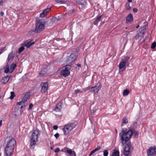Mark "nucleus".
<instances>
[{"label": "nucleus", "instance_id": "f257e3e1", "mask_svg": "<svg viewBox=\"0 0 156 156\" xmlns=\"http://www.w3.org/2000/svg\"><path fill=\"white\" fill-rule=\"evenodd\" d=\"M125 129H122V134L121 136V139L122 145H124L131 138L133 134L135 137L137 136L139 134V132L133 129H129L127 131Z\"/></svg>", "mask_w": 156, "mask_h": 156}, {"label": "nucleus", "instance_id": "f03ea898", "mask_svg": "<svg viewBox=\"0 0 156 156\" xmlns=\"http://www.w3.org/2000/svg\"><path fill=\"white\" fill-rule=\"evenodd\" d=\"M9 140L7 141L5 148L4 154L5 156H11L13 152L14 145L16 144L15 140L12 137H9Z\"/></svg>", "mask_w": 156, "mask_h": 156}, {"label": "nucleus", "instance_id": "7ed1b4c3", "mask_svg": "<svg viewBox=\"0 0 156 156\" xmlns=\"http://www.w3.org/2000/svg\"><path fill=\"white\" fill-rule=\"evenodd\" d=\"M35 28L33 31L37 33L43 31L45 29V23L42 20H39L36 21L35 23Z\"/></svg>", "mask_w": 156, "mask_h": 156}, {"label": "nucleus", "instance_id": "20e7f679", "mask_svg": "<svg viewBox=\"0 0 156 156\" xmlns=\"http://www.w3.org/2000/svg\"><path fill=\"white\" fill-rule=\"evenodd\" d=\"M41 131L38 129H36L33 131L30 138V145L32 147L38 141V136L39 135Z\"/></svg>", "mask_w": 156, "mask_h": 156}, {"label": "nucleus", "instance_id": "39448f33", "mask_svg": "<svg viewBox=\"0 0 156 156\" xmlns=\"http://www.w3.org/2000/svg\"><path fill=\"white\" fill-rule=\"evenodd\" d=\"M76 124L75 122H72L65 125L62 129L64 134L66 135L69 134L70 132L76 127Z\"/></svg>", "mask_w": 156, "mask_h": 156}, {"label": "nucleus", "instance_id": "423d86ee", "mask_svg": "<svg viewBox=\"0 0 156 156\" xmlns=\"http://www.w3.org/2000/svg\"><path fill=\"white\" fill-rule=\"evenodd\" d=\"M133 150V148L131 142H128L125 145L123 153L125 156H129Z\"/></svg>", "mask_w": 156, "mask_h": 156}, {"label": "nucleus", "instance_id": "0eeeda50", "mask_svg": "<svg viewBox=\"0 0 156 156\" xmlns=\"http://www.w3.org/2000/svg\"><path fill=\"white\" fill-rule=\"evenodd\" d=\"M71 65H68L62 67V70L60 73V74L64 76H67L70 74V72L69 71L71 68Z\"/></svg>", "mask_w": 156, "mask_h": 156}, {"label": "nucleus", "instance_id": "6e6552de", "mask_svg": "<svg viewBox=\"0 0 156 156\" xmlns=\"http://www.w3.org/2000/svg\"><path fill=\"white\" fill-rule=\"evenodd\" d=\"M101 87V86L100 84H97L95 86L89 87L88 89L91 92L98 93Z\"/></svg>", "mask_w": 156, "mask_h": 156}, {"label": "nucleus", "instance_id": "1a4fd4ad", "mask_svg": "<svg viewBox=\"0 0 156 156\" xmlns=\"http://www.w3.org/2000/svg\"><path fill=\"white\" fill-rule=\"evenodd\" d=\"M156 154V146H153L150 147L147 151V154L148 156H151Z\"/></svg>", "mask_w": 156, "mask_h": 156}, {"label": "nucleus", "instance_id": "9d476101", "mask_svg": "<svg viewBox=\"0 0 156 156\" xmlns=\"http://www.w3.org/2000/svg\"><path fill=\"white\" fill-rule=\"evenodd\" d=\"M41 92L43 93H45L48 88V82H46L44 83L42 82L41 83Z\"/></svg>", "mask_w": 156, "mask_h": 156}, {"label": "nucleus", "instance_id": "9b49d317", "mask_svg": "<svg viewBox=\"0 0 156 156\" xmlns=\"http://www.w3.org/2000/svg\"><path fill=\"white\" fill-rule=\"evenodd\" d=\"M76 2L79 4V8L82 9L84 8L87 5V0H74Z\"/></svg>", "mask_w": 156, "mask_h": 156}, {"label": "nucleus", "instance_id": "f8f14e48", "mask_svg": "<svg viewBox=\"0 0 156 156\" xmlns=\"http://www.w3.org/2000/svg\"><path fill=\"white\" fill-rule=\"evenodd\" d=\"M61 151L64 152H66L70 156H76V154L74 151H73L70 149L67 148L65 147L61 150Z\"/></svg>", "mask_w": 156, "mask_h": 156}, {"label": "nucleus", "instance_id": "ddd939ff", "mask_svg": "<svg viewBox=\"0 0 156 156\" xmlns=\"http://www.w3.org/2000/svg\"><path fill=\"white\" fill-rule=\"evenodd\" d=\"M76 55L74 54H71L68 58L66 62L68 63H70L74 62L76 58Z\"/></svg>", "mask_w": 156, "mask_h": 156}, {"label": "nucleus", "instance_id": "4468645a", "mask_svg": "<svg viewBox=\"0 0 156 156\" xmlns=\"http://www.w3.org/2000/svg\"><path fill=\"white\" fill-rule=\"evenodd\" d=\"M145 34V32L143 30L141 29L137 32V34L135 36L136 39H138L140 37H143Z\"/></svg>", "mask_w": 156, "mask_h": 156}, {"label": "nucleus", "instance_id": "2eb2a0df", "mask_svg": "<svg viewBox=\"0 0 156 156\" xmlns=\"http://www.w3.org/2000/svg\"><path fill=\"white\" fill-rule=\"evenodd\" d=\"M133 18L132 14L130 13L126 17V23H131L133 21Z\"/></svg>", "mask_w": 156, "mask_h": 156}, {"label": "nucleus", "instance_id": "dca6fc26", "mask_svg": "<svg viewBox=\"0 0 156 156\" xmlns=\"http://www.w3.org/2000/svg\"><path fill=\"white\" fill-rule=\"evenodd\" d=\"M47 69L46 68L43 69L39 73V76H44L47 75Z\"/></svg>", "mask_w": 156, "mask_h": 156}, {"label": "nucleus", "instance_id": "f3484780", "mask_svg": "<svg viewBox=\"0 0 156 156\" xmlns=\"http://www.w3.org/2000/svg\"><path fill=\"white\" fill-rule=\"evenodd\" d=\"M50 10V8H48L44 11L40 15V16L43 18L47 15V13Z\"/></svg>", "mask_w": 156, "mask_h": 156}, {"label": "nucleus", "instance_id": "a211bd4d", "mask_svg": "<svg viewBox=\"0 0 156 156\" xmlns=\"http://www.w3.org/2000/svg\"><path fill=\"white\" fill-rule=\"evenodd\" d=\"M9 78L10 77H9V76H5L2 78L1 80V82L4 84H5L8 81Z\"/></svg>", "mask_w": 156, "mask_h": 156}, {"label": "nucleus", "instance_id": "6ab92c4d", "mask_svg": "<svg viewBox=\"0 0 156 156\" xmlns=\"http://www.w3.org/2000/svg\"><path fill=\"white\" fill-rule=\"evenodd\" d=\"M15 56L14 54H13V52L12 51L9 54L7 58V60L9 61L11 60H12Z\"/></svg>", "mask_w": 156, "mask_h": 156}, {"label": "nucleus", "instance_id": "aec40b11", "mask_svg": "<svg viewBox=\"0 0 156 156\" xmlns=\"http://www.w3.org/2000/svg\"><path fill=\"white\" fill-rule=\"evenodd\" d=\"M30 92H27L25 93L23 98L22 99L23 101L26 102L27 101V99H28L30 97Z\"/></svg>", "mask_w": 156, "mask_h": 156}, {"label": "nucleus", "instance_id": "412c9836", "mask_svg": "<svg viewBox=\"0 0 156 156\" xmlns=\"http://www.w3.org/2000/svg\"><path fill=\"white\" fill-rule=\"evenodd\" d=\"M34 42H32L31 41H29L27 42H25L24 43V45L27 48H29L31 45L34 44Z\"/></svg>", "mask_w": 156, "mask_h": 156}, {"label": "nucleus", "instance_id": "4be33fe9", "mask_svg": "<svg viewBox=\"0 0 156 156\" xmlns=\"http://www.w3.org/2000/svg\"><path fill=\"white\" fill-rule=\"evenodd\" d=\"M125 62H123L122 59V60L119 66V68L120 69H122L125 67L126 65V64Z\"/></svg>", "mask_w": 156, "mask_h": 156}, {"label": "nucleus", "instance_id": "5701e85b", "mask_svg": "<svg viewBox=\"0 0 156 156\" xmlns=\"http://www.w3.org/2000/svg\"><path fill=\"white\" fill-rule=\"evenodd\" d=\"M68 0H55V1L57 3L61 4H64L68 2Z\"/></svg>", "mask_w": 156, "mask_h": 156}, {"label": "nucleus", "instance_id": "b1692460", "mask_svg": "<svg viewBox=\"0 0 156 156\" xmlns=\"http://www.w3.org/2000/svg\"><path fill=\"white\" fill-rule=\"evenodd\" d=\"M77 10L73 9L71 11L69 12V13L72 16H74L76 13Z\"/></svg>", "mask_w": 156, "mask_h": 156}, {"label": "nucleus", "instance_id": "393cba45", "mask_svg": "<svg viewBox=\"0 0 156 156\" xmlns=\"http://www.w3.org/2000/svg\"><path fill=\"white\" fill-rule=\"evenodd\" d=\"M16 64L14 63L12 64L11 65L10 67V73H12L14 71L16 67Z\"/></svg>", "mask_w": 156, "mask_h": 156}, {"label": "nucleus", "instance_id": "a878e982", "mask_svg": "<svg viewBox=\"0 0 156 156\" xmlns=\"http://www.w3.org/2000/svg\"><path fill=\"white\" fill-rule=\"evenodd\" d=\"M102 16L101 15L95 19V20L94 22V23L95 25L97 24L98 22L100 21L101 18Z\"/></svg>", "mask_w": 156, "mask_h": 156}, {"label": "nucleus", "instance_id": "bb28decb", "mask_svg": "<svg viewBox=\"0 0 156 156\" xmlns=\"http://www.w3.org/2000/svg\"><path fill=\"white\" fill-rule=\"evenodd\" d=\"M61 105L58 104L57 105L55 108V110L56 111H61Z\"/></svg>", "mask_w": 156, "mask_h": 156}, {"label": "nucleus", "instance_id": "cd10ccee", "mask_svg": "<svg viewBox=\"0 0 156 156\" xmlns=\"http://www.w3.org/2000/svg\"><path fill=\"white\" fill-rule=\"evenodd\" d=\"M129 57L128 56L124 58V60H123V62H126L125 63L126 64V65L128 66L129 65L128 61L129 59Z\"/></svg>", "mask_w": 156, "mask_h": 156}, {"label": "nucleus", "instance_id": "c85d7f7f", "mask_svg": "<svg viewBox=\"0 0 156 156\" xmlns=\"http://www.w3.org/2000/svg\"><path fill=\"white\" fill-rule=\"evenodd\" d=\"M112 156H119V151H116L112 152Z\"/></svg>", "mask_w": 156, "mask_h": 156}, {"label": "nucleus", "instance_id": "c756f323", "mask_svg": "<svg viewBox=\"0 0 156 156\" xmlns=\"http://www.w3.org/2000/svg\"><path fill=\"white\" fill-rule=\"evenodd\" d=\"M129 93V90L127 89L124 90L123 92V94L124 96L128 95Z\"/></svg>", "mask_w": 156, "mask_h": 156}, {"label": "nucleus", "instance_id": "7c9ffc66", "mask_svg": "<svg viewBox=\"0 0 156 156\" xmlns=\"http://www.w3.org/2000/svg\"><path fill=\"white\" fill-rule=\"evenodd\" d=\"M25 102H26L25 101H23L22 99V100L19 102H17V105H25Z\"/></svg>", "mask_w": 156, "mask_h": 156}, {"label": "nucleus", "instance_id": "2f4dec72", "mask_svg": "<svg viewBox=\"0 0 156 156\" xmlns=\"http://www.w3.org/2000/svg\"><path fill=\"white\" fill-rule=\"evenodd\" d=\"M25 48L23 46L20 47L18 49V53L19 54Z\"/></svg>", "mask_w": 156, "mask_h": 156}, {"label": "nucleus", "instance_id": "473e14b6", "mask_svg": "<svg viewBox=\"0 0 156 156\" xmlns=\"http://www.w3.org/2000/svg\"><path fill=\"white\" fill-rule=\"evenodd\" d=\"M128 122V120L126 118H124L122 119V124H127Z\"/></svg>", "mask_w": 156, "mask_h": 156}, {"label": "nucleus", "instance_id": "72a5a7b5", "mask_svg": "<svg viewBox=\"0 0 156 156\" xmlns=\"http://www.w3.org/2000/svg\"><path fill=\"white\" fill-rule=\"evenodd\" d=\"M11 96L10 97V99L12 100L13 98L15 97V93L14 92L12 91L11 92Z\"/></svg>", "mask_w": 156, "mask_h": 156}, {"label": "nucleus", "instance_id": "f704fd0d", "mask_svg": "<svg viewBox=\"0 0 156 156\" xmlns=\"http://www.w3.org/2000/svg\"><path fill=\"white\" fill-rule=\"evenodd\" d=\"M156 46V42H154L152 43L151 46V49H154Z\"/></svg>", "mask_w": 156, "mask_h": 156}, {"label": "nucleus", "instance_id": "c9c22d12", "mask_svg": "<svg viewBox=\"0 0 156 156\" xmlns=\"http://www.w3.org/2000/svg\"><path fill=\"white\" fill-rule=\"evenodd\" d=\"M82 92L83 91H80L79 89H77V90H75L74 94H76L79 92L82 93Z\"/></svg>", "mask_w": 156, "mask_h": 156}, {"label": "nucleus", "instance_id": "e433bc0d", "mask_svg": "<svg viewBox=\"0 0 156 156\" xmlns=\"http://www.w3.org/2000/svg\"><path fill=\"white\" fill-rule=\"evenodd\" d=\"M10 69L9 70V68L7 67L6 68L5 70V73H10Z\"/></svg>", "mask_w": 156, "mask_h": 156}, {"label": "nucleus", "instance_id": "4c0bfd02", "mask_svg": "<svg viewBox=\"0 0 156 156\" xmlns=\"http://www.w3.org/2000/svg\"><path fill=\"white\" fill-rule=\"evenodd\" d=\"M108 152L107 150H105L103 152V155L104 156H108Z\"/></svg>", "mask_w": 156, "mask_h": 156}, {"label": "nucleus", "instance_id": "58836bf2", "mask_svg": "<svg viewBox=\"0 0 156 156\" xmlns=\"http://www.w3.org/2000/svg\"><path fill=\"white\" fill-rule=\"evenodd\" d=\"M54 151L55 153H58L60 151V149L58 147H56L55 148Z\"/></svg>", "mask_w": 156, "mask_h": 156}, {"label": "nucleus", "instance_id": "ea45409f", "mask_svg": "<svg viewBox=\"0 0 156 156\" xmlns=\"http://www.w3.org/2000/svg\"><path fill=\"white\" fill-rule=\"evenodd\" d=\"M96 150V149H95L94 150H92L90 153L89 154V156L91 155L92 154H93L96 151H97Z\"/></svg>", "mask_w": 156, "mask_h": 156}, {"label": "nucleus", "instance_id": "a19ab883", "mask_svg": "<svg viewBox=\"0 0 156 156\" xmlns=\"http://www.w3.org/2000/svg\"><path fill=\"white\" fill-rule=\"evenodd\" d=\"M126 5H127L126 6V9H127V10H129L130 9L131 7H130V6L129 5V4H127Z\"/></svg>", "mask_w": 156, "mask_h": 156}, {"label": "nucleus", "instance_id": "79ce46f5", "mask_svg": "<svg viewBox=\"0 0 156 156\" xmlns=\"http://www.w3.org/2000/svg\"><path fill=\"white\" fill-rule=\"evenodd\" d=\"M59 133H56L54 135L56 139H57L59 137Z\"/></svg>", "mask_w": 156, "mask_h": 156}, {"label": "nucleus", "instance_id": "37998d69", "mask_svg": "<svg viewBox=\"0 0 156 156\" xmlns=\"http://www.w3.org/2000/svg\"><path fill=\"white\" fill-rule=\"evenodd\" d=\"M33 106V105L32 104V103L31 104H30V105H29V109H31V108H32Z\"/></svg>", "mask_w": 156, "mask_h": 156}, {"label": "nucleus", "instance_id": "c03bdc74", "mask_svg": "<svg viewBox=\"0 0 156 156\" xmlns=\"http://www.w3.org/2000/svg\"><path fill=\"white\" fill-rule=\"evenodd\" d=\"M53 128L54 129L57 130L58 128V126L56 125H55L53 126Z\"/></svg>", "mask_w": 156, "mask_h": 156}, {"label": "nucleus", "instance_id": "a18cd8bd", "mask_svg": "<svg viewBox=\"0 0 156 156\" xmlns=\"http://www.w3.org/2000/svg\"><path fill=\"white\" fill-rule=\"evenodd\" d=\"M133 11L134 13L136 12L137 11V9L136 8H134Z\"/></svg>", "mask_w": 156, "mask_h": 156}, {"label": "nucleus", "instance_id": "49530a36", "mask_svg": "<svg viewBox=\"0 0 156 156\" xmlns=\"http://www.w3.org/2000/svg\"><path fill=\"white\" fill-rule=\"evenodd\" d=\"M101 149V147L99 146H98L97 147L95 148V149H96V151H98L99 150Z\"/></svg>", "mask_w": 156, "mask_h": 156}, {"label": "nucleus", "instance_id": "de8ad7c7", "mask_svg": "<svg viewBox=\"0 0 156 156\" xmlns=\"http://www.w3.org/2000/svg\"><path fill=\"white\" fill-rule=\"evenodd\" d=\"M80 66H81L80 64H76V68L77 67H80Z\"/></svg>", "mask_w": 156, "mask_h": 156}, {"label": "nucleus", "instance_id": "09e8293b", "mask_svg": "<svg viewBox=\"0 0 156 156\" xmlns=\"http://www.w3.org/2000/svg\"><path fill=\"white\" fill-rule=\"evenodd\" d=\"M0 15H1L2 16H3L4 15V13L3 12H0Z\"/></svg>", "mask_w": 156, "mask_h": 156}, {"label": "nucleus", "instance_id": "8fccbe9b", "mask_svg": "<svg viewBox=\"0 0 156 156\" xmlns=\"http://www.w3.org/2000/svg\"><path fill=\"white\" fill-rule=\"evenodd\" d=\"M5 0H0V2L3 4V2H5Z\"/></svg>", "mask_w": 156, "mask_h": 156}, {"label": "nucleus", "instance_id": "3c124183", "mask_svg": "<svg viewBox=\"0 0 156 156\" xmlns=\"http://www.w3.org/2000/svg\"><path fill=\"white\" fill-rule=\"evenodd\" d=\"M24 107H25V105H22L21 107H20V108L21 109H22Z\"/></svg>", "mask_w": 156, "mask_h": 156}, {"label": "nucleus", "instance_id": "603ef678", "mask_svg": "<svg viewBox=\"0 0 156 156\" xmlns=\"http://www.w3.org/2000/svg\"><path fill=\"white\" fill-rule=\"evenodd\" d=\"M96 110H93L92 111V114H94L95 112H96Z\"/></svg>", "mask_w": 156, "mask_h": 156}, {"label": "nucleus", "instance_id": "864d4df0", "mask_svg": "<svg viewBox=\"0 0 156 156\" xmlns=\"http://www.w3.org/2000/svg\"><path fill=\"white\" fill-rule=\"evenodd\" d=\"M3 5V4L2 3V2H0V8L1 7V6H2Z\"/></svg>", "mask_w": 156, "mask_h": 156}, {"label": "nucleus", "instance_id": "5fc2aeb1", "mask_svg": "<svg viewBox=\"0 0 156 156\" xmlns=\"http://www.w3.org/2000/svg\"><path fill=\"white\" fill-rule=\"evenodd\" d=\"M128 2H130V3L131 2H132V0H128Z\"/></svg>", "mask_w": 156, "mask_h": 156}, {"label": "nucleus", "instance_id": "6e6d98bb", "mask_svg": "<svg viewBox=\"0 0 156 156\" xmlns=\"http://www.w3.org/2000/svg\"><path fill=\"white\" fill-rule=\"evenodd\" d=\"M50 149H51V150H52V149H53L52 147H50Z\"/></svg>", "mask_w": 156, "mask_h": 156}, {"label": "nucleus", "instance_id": "4d7b16f0", "mask_svg": "<svg viewBox=\"0 0 156 156\" xmlns=\"http://www.w3.org/2000/svg\"><path fill=\"white\" fill-rule=\"evenodd\" d=\"M125 69H126V68H124V70H125Z\"/></svg>", "mask_w": 156, "mask_h": 156}, {"label": "nucleus", "instance_id": "13d9d810", "mask_svg": "<svg viewBox=\"0 0 156 156\" xmlns=\"http://www.w3.org/2000/svg\"><path fill=\"white\" fill-rule=\"evenodd\" d=\"M1 98V96H0V98Z\"/></svg>", "mask_w": 156, "mask_h": 156}]
</instances>
